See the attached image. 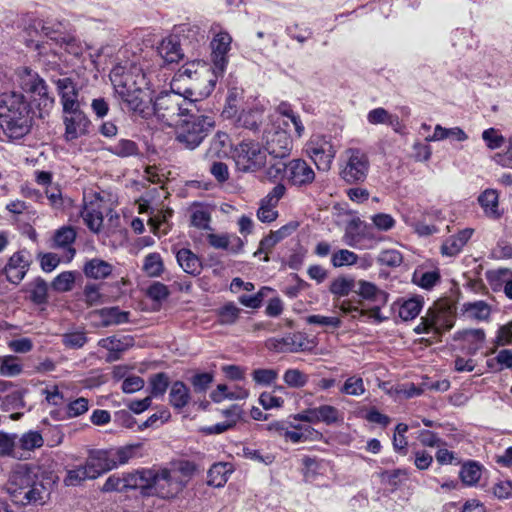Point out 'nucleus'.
Segmentation results:
<instances>
[{
  "label": "nucleus",
  "mask_w": 512,
  "mask_h": 512,
  "mask_svg": "<svg viewBox=\"0 0 512 512\" xmlns=\"http://www.w3.org/2000/svg\"><path fill=\"white\" fill-rule=\"evenodd\" d=\"M111 272V265L100 259H92L88 261L84 266L85 275L93 279L106 278L111 274Z\"/></svg>",
  "instance_id": "37998d69"
},
{
  "label": "nucleus",
  "mask_w": 512,
  "mask_h": 512,
  "mask_svg": "<svg viewBox=\"0 0 512 512\" xmlns=\"http://www.w3.org/2000/svg\"><path fill=\"white\" fill-rule=\"evenodd\" d=\"M462 309L468 317L478 321L488 320L491 314L490 305L481 300L464 303Z\"/></svg>",
  "instance_id": "a19ab883"
},
{
  "label": "nucleus",
  "mask_w": 512,
  "mask_h": 512,
  "mask_svg": "<svg viewBox=\"0 0 512 512\" xmlns=\"http://www.w3.org/2000/svg\"><path fill=\"white\" fill-rule=\"evenodd\" d=\"M32 122L31 106L23 94L14 91L0 94V127L9 138L27 135Z\"/></svg>",
  "instance_id": "7ed1b4c3"
},
{
  "label": "nucleus",
  "mask_w": 512,
  "mask_h": 512,
  "mask_svg": "<svg viewBox=\"0 0 512 512\" xmlns=\"http://www.w3.org/2000/svg\"><path fill=\"white\" fill-rule=\"evenodd\" d=\"M482 139L490 150L501 148L505 144V137L495 128H488L482 132Z\"/></svg>",
  "instance_id": "bf43d9fd"
},
{
  "label": "nucleus",
  "mask_w": 512,
  "mask_h": 512,
  "mask_svg": "<svg viewBox=\"0 0 512 512\" xmlns=\"http://www.w3.org/2000/svg\"><path fill=\"white\" fill-rule=\"evenodd\" d=\"M240 312L241 309L239 307H237L234 303L229 302L219 309V321L222 324H234L237 321Z\"/></svg>",
  "instance_id": "052dcab7"
},
{
  "label": "nucleus",
  "mask_w": 512,
  "mask_h": 512,
  "mask_svg": "<svg viewBox=\"0 0 512 512\" xmlns=\"http://www.w3.org/2000/svg\"><path fill=\"white\" fill-rule=\"evenodd\" d=\"M288 126V120H281L272 116V123L264 130V150L274 159H284L292 150V139L284 127Z\"/></svg>",
  "instance_id": "1a4fd4ad"
},
{
  "label": "nucleus",
  "mask_w": 512,
  "mask_h": 512,
  "mask_svg": "<svg viewBox=\"0 0 512 512\" xmlns=\"http://www.w3.org/2000/svg\"><path fill=\"white\" fill-rule=\"evenodd\" d=\"M192 88L185 89L184 93L171 89L162 91L154 100V115L158 121L167 126L177 124L181 117L194 112H207V103L192 99Z\"/></svg>",
  "instance_id": "f03ea898"
},
{
  "label": "nucleus",
  "mask_w": 512,
  "mask_h": 512,
  "mask_svg": "<svg viewBox=\"0 0 512 512\" xmlns=\"http://www.w3.org/2000/svg\"><path fill=\"white\" fill-rule=\"evenodd\" d=\"M76 239V231L71 226H63L57 229L53 237V247L67 249L66 260L69 262L73 259L76 251L72 247Z\"/></svg>",
  "instance_id": "393cba45"
},
{
  "label": "nucleus",
  "mask_w": 512,
  "mask_h": 512,
  "mask_svg": "<svg viewBox=\"0 0 512 512\" xmlns=\"http://www.w3.org/2000/svg\"><path fill=\"white\" fill-rule=\"evenodd\" d=\"M263 119V110L259 107L243 109L237 118L239 126L250 130H256Z\"/></svg>",
  "instance_id": "ea45409f"
},
{
  "label": "nucleus",
  "mask_w": 512,
  "mask_h": 512,
  "mask_svg": "<svg viewBox=\"0 0 512 512\" xmlns=\"http://www.w3.org/2000/svg\"><path fill=\"white\" fill-rule=\"evenodd\" d=\"M38 466L19 464L10 473L6 489L12 501L20 505L44 503L48 490L38 478Z\"/></svg>",
  "instance_id": "20e7f679"
},
{
  "label": "nucleus",
  "mask_w": 512,
  "mask_h": 512,
  "mask_svg": "<svg viewBox=\"0 0 512 512\" xmlns=\"http://www.w3.org/2000/svg\"><path fill=\"white\" fill-rule=\"evenodd\" d=\"M107 211L108 204L101 198H96L85 203L81 217L90 231L99 233L103 227L104 214Z\"/></svg>",
  "instance_id": "dca6fc26"
},
{
  "label": "nucleus",
  "mask_w": 512,
  "mask_h": 512,
  "mask_svg": "<svg viewBox=\"0 0 512 512\" xmlns=\"http://www.w3.org/2000/svg\"><path fill=\"white\" fill-rule=\"evenodd\" d=\"M402 219L408 226L413 227L419 236H430L438 232V228L435 225L416 222L409 215L403 214Z\"/></svg>",
  "instance_id": "0e129e2a"
},
{
  "label": "nucleus",
  "mask_w": 512,
  "mask_h": 512,
  "mask_svg": "<svg viewBox=\"0 0 512 512\" xmlns=\"http://www.w3.org/2000/svg\"><path fill=\"white\" fill-rule=\"evenodd\" d=\"M190 401L189 388L182 382L176 381L172 384L169 392V402L175 409L184 408Z\"/></svg>",
  "instance_id": "58836bf2"
},
{
  "label": "nucleus",
  "mask_w": 512,
  "mask_h": 512,
  "mask_svg": "<svg viewBox=\"0 0 512 512\" xmlns=\"http://www.w3.org/2000/svg\"><path fill=\"white\" fill-rule=\"evenodd\" d=\"M185 485L186 480L179 471L167 468L141 469L130 473V490L139 491L143 496L172 498L180 493Z\"/></svg>",
  "instance_id": "f257e3e1"
},
{
  "label": "nucleus",
  "mask_w": 512,
  "mask_h": 512,
  "mask_svg": "<svg viewBox=\"0 0 512 512\" xmlns=\"http://www.w3.org/2000/svg\"><path fill=\"white\" fill-rule=\"evenodd\" d=\"M0 456L19 460L26 459V456L19 453L17 449V434L0 431Z\"/></svg>",
  "instance_id": "e433bc0d"
},
{
  "label": "nucleus",
  "mask_w": 512,
  "mask_h": 512,
  "mask_svg": "<svg viewBox=\"0 0 512 512\" xmlns=\"http://www.w3.org/2000/svg\"><path fill=\"white\" fill-rule=\"evenodd\" d=\"M39 30L44 36L50 38L51 40L57 42L60 40L59 37L56 35L58 30L55 29L53 26L44 23L42 20H34L27 28V33L28 35H31L33 31L35 34H38Z\"/></svg>",
  "instance_id": "680f3d73"
},
{
  "label": "nucleus",
  "mask_w": 512,
  "mask_h": 512,
  "mask_svg": "<svg viewBox=\"0 0 512 512\" xmlns=\"http://www.w3.org/2000/svg\"><path fill=\"white\" fill-rule=\"evenodd\" d=\"M134 42L133 57L143 54L142 62L133 60L130 64V87L132 91H153L149 78L151 57L154 55L155 35L148 29L134 30L132 35Z\"/></svg>",
  "instance_id": "39448f33"
},
{
  "label": "nucleus",
  "mask_w": 512,
  "mask_h": 512,
  "mask_svg": "<svg viewBox=\"0 0 512 512\" xmlns=\"http://www.w3.org/2000/svg\"><path fill=\"white\" fill-rule=\"evenodd\" d=\"M128 461V448L90 451L85 466L93 479Z\"/></svg>",
  "instance_id": "9b49d317"
},
{
  "label": "nucleus",
  "mask_w": 512,
  "mask_h": 512,
  "mask_svg": "<svg viewBox=\"0 0 512 512\" xmlns=\"http://www.w3.org/2000/svg\"><path fill=\"white\" fill-rule=\"evenodd\" d=\"M75 277L74 274L70 271L62 272L58 276L54 278L51 283V286L56 291H69L72 288Z\"/></svg>",
  "instance_id": "774afa93"
},
{
  "label": "nucleus",
  "mask_w": 512,
  "mask_h": 512,
  "mask_svg": "<svg viewBox=\"0 0 512 512\" xmlns=\"http://www.w3.org/2000/svg\"><path fill=\"white\" fill-rule=\"evenodd\" d=\"M144 271L151 277L159 276L164 269L163 261L158 253H150L145 257L143 264Z\"/></svg>",
  "instance_id": "4d7b16f0"
},
{
  "label": "nucleus",
  "mask_w": 512,
  "mask_h": 512,
  "mask_svg": "<svg viewBox=\"0 0 512 512\" xmlns=\"http://www.w3.org/2000/svg\"><path fill=\"white\" fill-rule=\"evenodd\" d=\"M276 347L283 353H297L309 349V342L300 333L290 334L283 337Z\"/></svg>",
  "instance_id": "473e14b6"
},
{
  "label": "nucleus",
  "mask_w": 512,
  "mask_h": 512,
  "mask_svg": "<svg viewBox=\"0 0 512 512\" xmlns=\"http://www.w3.org/2000/svg\"><path fill=\"white\" fill-rule=\"evenodd\" d=\"M100 316L104 326L125 323L128 321V312H122L118 307L103 308L100 310Z\"/></svg>",
  "instance_id": "603ef678"
},
{
  "label": "nucleus",
  "mask_w": 512,
  "mask_h": 512,
  "mask_svg": "<svg viewBox=\"0 0 512 512\" xmlns=\"http://www.w3.org/2000/svg\"><path fill=\"white\" fill-rule=\"evenodd\" d=\"M458 338L461 339L472 355L476 354L483 346L486 334L483 329H465L458 332Z\"/></svg>",
  "instance_id": "2f4dec72"
},
{
  "label": "nucleus",
  "mask_w": 512,
  "mask_h": 512,
  "mask_svg": "<svg viewBox=\"0 0 512 512\" xmlns=\"http://www.w3.org/2000/svg\"><path fill=\"white\" fill-rule=\"evenodd\" d=\"M185 78L194 81L190 87L192 88L193 95L198 94L201 97H205L200 94V90H204L207 85V80L205 79H213V76L210 77L209 71H205L204 74H201L197 70H192L190 67H182L173 77L171 82L172 87L176 86V83L184 80Z\"/></svg>",
  "instance_id": "aec40b11"
},
{
  "label": "nucleus",
  "mask_w": 512,
  "mask_h": 512,
  "mask_svg": "<svg viewBox=\"0 0 512 512\" xmlns=\"http://www.w3.org/2000/svg\"><path fill=\"white\" fill-rule=\"evenodd\" d=\"M499 195L495 189H486L479 197L478 202L484 214L491 219H499L502 212L499 209Z\"/></svg>",
  "instance_id": "bb28decb"
},
{
  "label": "nucleus",
  "mask_w": 512,
  "mask_h": 512,
  "mask_svg": "<svg viewBox=\"0 0 512 512\" xmlns=\"http://www.w3.org/2000/svg\"><path fill=\"white\" fill-rule=\"evenodd\" d=\"M19 86L24 92L30 93L34 101L38 102V107L41 112L48 113L53 105L54 98L48 93V87L45 81L28 67H23L18 71ZM42 117V113H40Z\"/></svg>",
  "instance_id": "9d476101"
},
{
  "label": "nucleus",
  "mask_w": 512,
  "mask_h": 512,
  "mask_svg": "<svg viewBox=\"0 0 512 512\" xmlns=\"http://www.w3.org/2000/svg\"><path fill=\"white\" fill-rule=\"evenodd\" d=\"M315 409L318 423L322 422L327 425H332L341 420L339 410L332 405L324 404L319 407H315Z\"/></svg>",
  "instance_id": "864d4df0"
},
{
  "label": "nucleus",
  "mask_w": 512,
  "mask_h": 512,
  "mask_svg": "<svg viewBox=\"0 0 512 512\" xmlns=\"http://www.w3.org/2000/svg\"><path fill=\"white\" fill-rule=\"evenodd\" d=\"M241 409L239 406L233 405L230 409L223 411L226 420L215 425L208 426L203 429L206 434H221L234 427L241 418Z\"/></svg>",
  "instance_id": "7c9ffc66"
},
{
  "label": "nucleus",
  "mask_w": 512,
  "mask_h": 512,
  "mask_svg": "<svg viewBox=\"0 0 512 512\" xmlns=\"http://www.w3.org/2000/svg\"><path fill=\"white\" fill-rule=\"evenodd\" d=\"M179 128L176 139L187 149L198 147L215 125V114L207 103V112H194L188 115Z\"/></svg>",
  "instance_id": "423d86ee"
},
{
  "label": "nucleus",
  "mask_w": 512,
  "mask_h": 512,
  "mask_svg": "<svg viewBox=\"0 0 512 512\" xmlns=\"http://www.w3.org/2000/svg\"><path fill=\"white\" fill-rule=\"evenodd\" d=\"M295 229L296 225L287 224L276 231H271L269 235H267L260 241L259 248L254 253V256H257L260 253H265L266 256L264 257V261H269V257L267 256V254L274 248V246L277 243H279L284 238L288 237Z\"/></svg>",
  "instance_id": "4be33fe9"
},
{
  "label": "nucleus",
  "mask_w": 512,
  "mask_h": 512,
  "mask_svg": "<svg viewBox=\"0 0 512 512\" xmlns=\"http://www.w3.org/2000/svg\"><path fill=\"white\" fill-rule=\"evenodd\" d=\"M29 300L36 305H43L48 300V284L41 278L37 277L27 285Z\"/></svg>",
  "instance_id": "4c0bfd02"
},
{
  "label": "nucleus",
  "mask_w": 512,
  "mask_h": 512,
  "mask_svg": "<svg viewBox=\"0 0 512 512\" xmlns=\"http://www.w3.org/2000/svg\"><path fill=\"white\" fill-rule=\"evenodd\" d=\"M440 279L441 276L438 270H416L412 276L413 283L426 290L432 289L437 283L440 282Z\"/></svg>",
  "instance_id": "a18cd8bd"
},
{
  "label": "nucleus",
  "mask_w": 512,
  "mask_h": 512,
  "mask_svg": "<svg viewBox=\"0 0 512 512\" xmlns=\"http://www.w3.org/2000/svg\"><path fill=\"white\" fill-rule=\"evenodd\" d=\"M63 344L71 349H79L87 342L86 334L83 331H72L62 336Z\"/></svg>",
  "instance_id": "69168bd1"
},
{
  "label": "nucleus",
  "mask_w": 512,
  "mask_h": 512,
  "mask_svg": "<svg viewBox=\"0 0 512 512\" xmlns=\"http://www.w3.org/2000/svg\"><path fill=\"white\" fill-rule=\"evenodd\" d=\"M370 160L366 151L357 147L344 150L340 160L339 175L348 184L363 183L369 174Z\"/></svg>",
  "instance_id": "6e6552de"
},
{
  "label": "nucleus",
  "mask_w": 512,
  "mask_h": 512,
  "mask_svg": "<svg viewBox=\"0 0 512 512\" xmlns=\"http://www.w3.org/2000/svg\"><path fill=\"white\" fill-rule=\"evenodd\" d=\"M56 86L61 98L63 111H69L73 108L80 107L77 100L78 92L75 88L73 81L68 78H61L56 81Z\"/></svg>",
  "instance_id": "5701e85b"
},
{
  "label": "nucleus",
  "mask_w": 512,
  "mask_h": 512,
  "mask_svg": "<svg viewBox=\"0 0 512 512\" xmlns=\"http://www.w3.org/2000/svg\"><path fill=\"white\" fill-rule=\"evenodd\" d=\"M493 342L496 347L512 345V321L501 325L497 329Z\"/></svg>",
  "instance_id": "338daca9"
},
{
  "label": "nucleus",
  "mask_w": 512,
  "mask_h": 512,
  "mask_svg": "<svg viewBox=\"0 0 512 512\" xmlns=\"http://www.w3.org/2000/svg\"><path fill=\"white\" fill-rule=\"evenodd\" d=\"M208 243L216 249H226L231 253L237 254L243 250L244 242L237 235L214 234L207 236Z\"/></svg>",
  "instance_id": "b1692460"
},
{
  "label": "nucleus",
  "mask_w": 512,
  "mask_h": 512,
  "mask_svg": "<svg viewBox=\"0 0 512 512\" xmlns=\"http://www.w3.org/2000/svg\"><path fill=\"white\" fill-rule=\"evenodd\" d=\"M176 259L184 272L194 276L201 273L202 262L190 249L182 248L178 250L176 253Z\"/></svg>",
  "instance_id": "c756f323"
},
{
  "label": "nucleus",
  "mask_w": 512,
  "mask_h": 512,
  "mask_svg": "<svg viewBox=\"0 0 512 512\" xmlns=\"http://www.w3.org/2000/svg\"><path fill=\"white\" fill-rule=\"evenodd\" d=\"M44 445V439L39 431L29 430L20 437L17 436V449L23 453L26 459L30 457V452L41 448Z\"/></svg>",
  "instance_id": "cd10ccee"
},
{
  "label": "nucleus",
  "mask_w": 512,
  "mask_h": 512,
  "mask_svg": "<svg viewBox=\"0 0 512 512\" xmlns=\"http://www.w3.org/2000/svg\"><path fill=\"white\" fill-rule=\"evenodd\" d=\"M231 44L232 37L227 31L220 29L218 32H215L210 42V61L213 79H206L207 85L204 90H200L201 95L209 96L213 91L218 78L223 77L229 63Z\"/></svg>",
  "instance_id": "0eeeda50"
},
{
  "label": "nucleus",
  "mask_w": 512,
  "mask_h": 512,
  "mask_svg": "<svg viewBox=\"0 0 512 512\" xmlns=\"http://www.w3.org/2000/svg\"><path fill=\"white\" fill-rule=\"evenodd\" d=\"M110 80L114 88L115 95L126 105H128V74L123 66H115L110 72Z\"/></svg>",
  "instance_id": "c85d7f7f"
},
{
  "label": "nucleus",
  "mask_w": 512,
  "mask_h": 512,
  "mask_svg": "<svg viewBox=\"0 0 512 512\" xmlns=\"http://www.w3.org/2000/svg\"><path fill=\"white\" fill-rule=\"evenodd\" d=\"M473 232V229L466 228L459 231L456 235L448 237L441 245V254L447 257L458 255L473 235Z\"/></svg>",
  "instance_id": "412c9836"
},
{
  "label": "nucleus",
  "mask_w": 512,
  "mask_h": 512,
  "mask_svg": "<svg viewBox=\"0 0 512 512\" xmlns=\"http://www.w3.org/2000/svg\"><path fill=\"white\" fill-rule=\"evenodd\" d=\"M283 381L291 388H302L308 383L309 376L297 368H289L283 374Z\"/></svg>",
  "instance_id": "6e6d98bb"
},
{
  "label": "nucleus",
  "mask_w": 512,
  "mask_h": 512,
  "mask_svg": "<svg viewBox=\"0 0 512 512\" xmlns=\"http://www.w3.org/2000/svg\"><path fill=\"white\" fill-rule=\"evenodd\" d=\"M354 292L358 293L361 297L365 299L376 302L378 305H383L387 301V294L384 291L378 289L371 282H357Z\"/></svg>",
  "instance_id": "f704fd0d"
},
{
  "label": "nucleus",
  "mask_w": 512,
  "mask_h": 512,
  "mask_svg": "<svg viewBox=\"0 0 512 512\" xmlns=\"http://www.w3.org/2000/svg\"><path fill=\"white\" fill-rule=\"evenodd\" d=\"M356 282L350 277H338L330 284V292L337 297L347 296L351 291H354Z\"/></svg>",
  "instance_id": "3c124183"
},
{
  "label": "nucleus",
  "mask_w": 512,
  "mask_h": 512,
  "mask_svg": "<svg viewBox=\"0 0 512 512\" xmlns=\"http://www.w3.org/2000/svg\"><path fill=\"white\" fill-rule=\"evenodd\" d=\"M482 476V466L476 461L465 462L460 470V478L467 486L476 485Z\"/></svg>",
  "instance_id": "79ce46f5"
},
{
  "label": "nucleus",
  "mask_w": 512,
  "mask_h": 512,
  "mask_svg": "<svg viewBox=\"0 0 512 512\" xmlns=\"http://www.w3.org/2000/svg\"><path fill=\"white\" fill-rule=\"evenodd\" d=\"M447 138L455 139L459 142H464L468 139V135L460 127L445 128L437 124L434 128V133L425 138L427 142L442 141Z\"/></svg>",
  "instance_id": "72a5a7b5"
},
{
  "label": "nucleus",
  "mask_w": 512,
  "mask_h": 512,
  "mask_svg": "<svg viewBox=\"0 0 512 512\" xmlns=\"http://www.w3.org/2000/svg\"><path fill=\"white\" fill-rule=\"evenodd\" d=\"M423 307V300L421 298H410L405 300L399 307V317L404 321H409L416 318Z\"/></svg>",
  "instance_id": "49530a36"
},
{
  "label": "nucleus",
  "mask_w": 512,
  "mask_h": 512,
  "mask_svg": "<svg viewBox=\"0 0 512 512\" xmlns=\"http://www.w3.org/2000/svg\"><path fill=\"white\" fill-rule=\"evenodd\" d=\"M158 54L165 63H177L183 58L180 43L176 37L170 36L162 40L158 46Z\"/></svg>",
  "instance_id": "a878e982"
},
{
  "label": "nucleus",
  "mask_w": 512,
  "mask_h": 512,
  "mask_svg": "<svg viewBox=\"0 0 512 512\" xmlns=\"http://www.w3.org/2000/svg\"><path fill=\"white\" fill-rule=\"evenodd\" d=\"M231 472L230 466L227 463H216L212 465L208 471V484L214 487L224 486Z\"/></svg>",
  "instance_id": "c03bdc74"
},
{
  "label": "nucleus",
  "mask_w": 512,
  "mask_h": 512,
  "mask_svg": "<svg viewBox=\"0 0 512 512\" xmlns=\"http://www.w3.org/2000/svg\"><path fill=\"white\" fill-rule=\"evenodd\" d=\"M425 315L434 335H441L454 326V316L448 308L433 306Z\"/></svg>",
  "instance_id": "a211bd4d"
},
{
  "label": "nucleus",
  "mask_w": 512,
  "mask_h": 512,
  "mask_svg": "<svg viewBox=\"0 0 512 512\" xmlns=\"http://www.w3.org/2000/svg\"><path fill=\"white\" fill-rule=\"evenodd\" d=\"M306 152L317 168L323 171L330 169L336 155V150L330 139L320 134L311 136L306 144Z\"/></svg>",
  "instance_id": "ddd939ff"
},
{
  "label": "nucleus",
  "mask_w": 512,
  "mask_h": 512,
  "mask_svg": "<svg viewBox=\"0 0 512 512\" xmlns=\"http://www.w3.org/2000/svg\"><path fill=\"white\" fill-rule=\"evenodd\" d=\"M229 142L228 134L224 132H217L210 142V147L207 151V156L210 158L222 157L226 155L225 147Z\"/></svg>",
  "instance_id": "5fc2aeb1"
},
{
  "label": "nucleus",
  "mask_w": 512,
  "mask_h": 512,
  "mask_svg": "<svg viewBox=\"0 0 512 512\" xmlns=\"http://www.w3.org/2000/svg\"><path fill=\"white\" fill-rule=\"evenodd\" d=\"M341 394L349 396H361L366 389L362 377L353 375L348 377L339 389Z\"/></svg>",
  "instance_id": "8fccbe9b"
},
{
  "label": "nucleus",
  "mask_w": 512,
  "mask_h": 512,
  "mask_svg": "<svg viewBox=\"0 0 512 512\" xmlns=\"http://www.w3.org/2000/svg\"><path fill=\"white\" fill-rule=\"evenodd\" d=\"M358 256L354 252L347 249H340L331 257V263L334 267H342L353 265L357 262Z\"/></svg>",
  "instance_id": "e2e57ef3"
},
{
  "label": "nucleus",
  "mask_w": 512,
  "mask_h": 512,
  "mask_svg": "<svg viewBox=\"0 0 512 512\" xmlns=\"http://www.w3.org/2000/svg\"><path fill=\"white\" fill-rule=\"evenodd\" d=\"M23 366L18 357L6 355L0 358V375L5 377H15L21 374Z\"/></svg>",
  "instance_id": "de8ad7c7"
},
{
  "label": "nucleus",
  "mask_w": 512,
  "mask_h": 512,
  "mask_svg": "<svg viewBox=\"0 0 512 512\" xmlns=\"http://www.w3.org/2000/svg\"><path fill=\"white\" fill-rule=\"evenodd\" d=\"M315 179L313 168L303 159H293L288 163L287 180L294 186L311 184Z\"/></svg>",
  "instance_id": "f3484780"
},
{
  "label": "nucleus",
  "mask_w": 512,
  "mask_h": 512,
  "mask_svg": "<svg viewBox=\"0 0 512 512\" xmlns=\"http://www.w3.org/2000/svg\"><path fill=\"white\" fill-rule=\"evenodd\" d=\"M130 114L136 118L152 120L154 115L153 91L130 89Z\"/></svg>",
  "instance_id": "2eb2a0df"
},
{
  "label": "nucleus",
  "mask_w": 512,
  "mask_h": 512,
  "mask_svg": "<svg viewBox=\"0 0 512 512\" xmlns=\"http://www.w3.org/2000/svg\"><path fill=\"white\" fill-rule=\"evenodd\" d=\"M236 167L242 172H256L267 162L264 148L254 141H242L233 151Z\"/></svg>",
  "instance_id": "f8f14e48"
},
{
  "label": "nucleus",
  "mask_w": 512,
  "mask_h": 512,
  "mask_svg": "<svg viewBox=\"0 0 512 512\" xmlns=\"http://www.w3.org/2000/svg\"><path fill=\"white\" fill-rule=\"evenodd\" d=\"M63 113V122L65 125L64 138L66 141L76 140L88 133L90 120L80 107L63 111Z\"/></svg>",
  "instance_id": "4468645a"
},
{
  "label": "nucleus",
  "mask_w": 512,
  "mask_h": 512,
  "mask_svg": "<svg viewBox=\"0 0 512 512\" xmlns=\"http://www.w3.org/2000/svg\"><path fill=\"white\" fill-rule=\"evenodd\" d=\"M243 99V90L238 87H232L228 90V94L226 97V104L223 109L222 114L226 118H232L237 113V108L239 103Z\"/></svg>",
  "instance_id": "09e8293b"
},
{
  "label": "nucleus",
  "mask_w": 512,
  "mask_h": 512,
  "mask_svg": "<svg viewBox=\"0 0 512 512\" xmlns=\"http://www.w3.org/2000/svg\"><path fill=\"white\" fill-rule=\"evenodd\" d=\"M30 261L26 251L14 253L4 268L7 280L13 284H19L25 277Z\"/></svg>",
  "instance_id": "6ab92c4d"
},
{
  "label": "nucleus",
  "mask_w": 512,
  "mask_h": 512,
  "mask_svg": "<svg viewBox=\"0 0 512 512\" xmlns=\"http://www.w3.org/2000/svg\"><path fill=\"white\" fill-rule=\"evenodd\" d=\"M86 479L93 478L84 464L83 466H78L74 469L68 470L67 475L64 479V483L67 486H77L80 485Z\"/></svg>",
  "instance_id": "13d9d810"
},
{
  "label": "nucleus",
  "mask_w": 512,
  "mask_h": 512,
  "mask_svg": "<svg viewBox=\"0 0 512 512\" xmlns=\"http://www.w3.org/2000/svg\"><path fill=\"white\" fill-rule=\"evenodd\" d=\"M210 209L202 204L195 203L190 208V223L201 230H211Z\"/></svg>",
  "instance_id": "c9c22d12"
}]
</instances>
